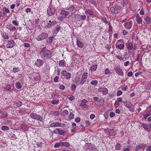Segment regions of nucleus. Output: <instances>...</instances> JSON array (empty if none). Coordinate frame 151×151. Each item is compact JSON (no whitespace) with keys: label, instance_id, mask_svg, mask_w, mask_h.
I'll list each match as a JSON object with an SVG mask.
<instances>
[{"label":"nucleus","instance_id":"obj_1","mask_svg":"<svg viewBox=\"0 0 151 151\" xmlns=\"http://www.w3.org/2000/svg\"><path fill=\"white\" fill-rule=\"evenodd\" d=\"M40 54L44 59H49L52 56V53L49 50L42 49L40 51Z\"/></svg>","mask_w":151,"mask_h":151},{"label":"nucleus","instance_id":"obj_2","mask_svg":"<svg viewBox=\"0 0 151 151\" xmlns=\"http://www.w3.org/2000/svg\"><path fill=\"white\" fill-rule=\"evenodd\" d=\"M48 37V34L46 32H43L37 36L36 39L38 41H42L46 39Z\"/></svg>","mask_w":151,"mask_h":151},{"label":"nucleus","instance_id":"obj_3","mask_svg":"<svg viewBox=\"0 0 151 151\" xmlns=\"http://www.w3.org/2000/svg\"><path fill=\"white\" fill-rule=\"evenodd\" d=\"M88 77V74L86 73H84L81 77V79L80 81H77L76 80V82L78 84L83 85L86 81Z\"/></svg>","mask_w":151,"mask_h":151},{"label":"nucleus","instance_id":"obj_4","mask_svg":"<svg viewBox=\"0 0 151 151\" xmlns=\"http://www.w3.org/2000/svg\"><path fill=\"white\" fill-rule=\"evenodd\" d=\"M30 116L32 119H36L40 122H42L43 120V119L42 116L34 113H31L30 114Z\"/></svg>","mask_w":151,"mask_h":151},{"label":"nucleus","instance_id":"obj_5","mask_svg":"<svg viewBox=\"0 0 151 151\" xmlns=\"http://www.w3.org/2000/svg\"><path fill=\"white\" fill-rule=\"evenodd\" d=\"M55 10L54 8L51 6H49L47 9V13L49 16H52L55 13Z\"/></svg>","mask_w":151,"mask_h":151},{"label":"nucleus","instance_id":"obj_6","mask_svg":"<svg viewBox=\"0 0 151 151\" xmlns=\"http://www.w3.org/2000/svg\"><path fill=\"white\" fill-rule=\"evenodd\" d=\"M114 70L115 72L119 75L122 76L124 75V73L118 66H115Z\"/></svg>","mask_w":151,"mask_h":151},{"label":"nucleus","instance_id":"obj_7","mask_svg":"<svg viewBox=\"0 0 151 151\" xmlns=\"http://www.w3.org/2000/svg\"><path fill=\"white\" fill-rule=\"evenodd\" d=\"M64 124L60 123L58 122H55L51 123L50 126L51 127H63L64 126Z\"/></svg>","mask_w":151,"mask_h":151},{"label":"nucleus","instance_id":"obj_8","mask_svg":"<svg viewBox=\"0 0 151 151\" xmlns=\"http://www.w3.org/2000/svg\"><path fill=\"white\" fill-rule=\"evenodd\" d=\"M14 45V42L12 40H10L8 41L6 45V47L8 48H12L13 47Z\"/></svg>","mask_w":151,"mask_h":151},{"label":"nucleus","instance_id":"obj_9","mask_svg":"<svg viewBox=\"0 0 151 151\" xmlns=\"http://www.w3.org/2000/svg\"><path fill=\"white\" fill-rule=\"evenodd\" d=\"M98 91L102 92L103 94L106 95L108 93V91L107 88H100L98 89Z\"/></svg>","mask_w":151,"mask_h":151},{"label":"nucleus","instance_id":"obj_10","mask_svg":"<svg viewBox=\"0 0 151 151\" xmlns=\"http://www.w3.org/2000/svg\"><path fill=\"white\" fill-rule=\"evenodd\" d=\"M88 103V101L86 99L83 100L81 102L80 104V106L83 108H87L88 106L87 103Z\"/></svg>","mask_w":151,"mask_h":151},{"label":"nucleus","instance_id":"obj_11","mask_svg":"<svg viewBox=\"0 0 151 151\" xmlns=\"http://www.w3.org/2000/svg\"><path fill=\"white\" fill-rule=\"evenodd\" d=\"M104 100L103 99H100L97 102H96L95 104L98 106L101 107L104 105Z\"/></svg>","mask_w":151,"mask_h":151},{"label":"nucleus","instance_id":"obj_12","mask_svg":"<svg viewBox=\"0 0 151 151\" xmlns=\"http://www.w3.org/2000/svg\"><path fill=\"white\" fill-rule=\"evenodd\" d=\"M59 12L60 14L64 17H66L69 14V12L62 9H60Z\"/></svg>","mask_w":151,"mask_h":151},{"label":"nucleus","instance_id":"obj_13","mask_svg":"<svg viewBox=\"0 0 151 151\" xmlns=\"http://www.w3.org/2000/svg\"><path fill=\"white\" fill-rule=\"evenodd\" d=\"M134 16L136 17V20L138 24L142 23V19L141 17L139 16L138 14L137 13L134 14Z\"/></svg>","mask_w":151,"mask_h":151},{"label":"nucleus","instance_id":"obj_14","mask_svg":"<svg viewBox=\"0 0 151 151\" xmlns=\"http://www.w3.org/2000/svg\"><path fill=\"white\" fill-rule=\"evenodd\" d=\"M145 147L146 145L144 143H142L137 146L135 148V150L136 151H137L141 149H142L143 150H144Z\"/></svg>","mask_w":151,"mask_h":151},{"label":"nucleus","instance_id":"obj_15","mask_svg":"<svg viewBox=\"0 0 151 151\" xmlns=\"http://www.w3.org/2000/svg\"><path fill=\"white\" fill-rule=\"evenodd\" d=\"M132 25V22L131 20L129 22L125 23L124 24V26L126 28L130 29L131 28Z\"/></svg>","mask_w":151,"mask_h":151},{"label":"nucleus","instance_id":"obj_16","mask_svg":"<svg viewBox=\"0 0 151 151\" xmlns=\"http://www.w3.org/2000/svg\"><path fill=\"white\" fill-rule=\"evenodd\" d=\"M106 132L108 135L111 136H114L116 134L115 132L112 129L106 130Z\"/></svg>","mask_w":151,"mask_h":151},{"label":"nucleus","instance_id":"obj_17","mask_svg":"<svg viewBox=\"0 0 151 151\" xmlns=\"http://www.w3.org/2000/svg\"><path fill=\"white\" fill-rule=\"evenodd\" d=\"M120 40H119L117 41V42L115 44V47L116 48L122 50L124 48V45L123 44H118V42Z\"/></svg>","mask_w":151,"mask_h":151},{"label":"nucleus","instance_id":"obj_18","mask_svg":"<svg viewBox=\"0 0 151 151\" xmlns=\"http://www.w3.org/2000/svg\"><path fill=\"white\" fill-rule=\"evenodd\" d=\"M54 132L55 133H58L59 134L64 135L65 134V131L63 130H60L59 129H57L54 131Z\"/></svg>","mask_w":151,"mask_h":151},{"label":"nucleus","instance_id":"obj_19","mask_svg":"<svg viewBox=\"0 0 151 151\" xmlns=\"http://www.w3.org/2000/svg\"><path fill=\"white\" fill-rule=\"evenodd\" d=\"M142 125L144 128L147 131L149 130L151 128V125L150 124L143 123Z\"/></svg>","mask_w":151,"mask_h":151},{"label":"nucleus","instance_id":"obj_20","mask_svg":"<svg viewBox=\"0 0 151 151\" xmlns=\"http://www.w3.org/2000/svg\"><path fill=\"white\" fill-rule=\"evenodd\" d=\"M43 63V61L40 59H38L35 62V65L37 66L40 67L42 65Z\"/></svg>","mask_w":151,"mask_h":151},{"label":"nucleus","instance_id":"obj_21","mask_svg":"<svg viewBox=\"0 0 151 151\" xmlns=\"http://www.w3.org/2000/svg\"><path fill=\"white\" fill-rule=\"evenodd\" d=\"M144 20L145 21L146 24L149 25L151 23V19L148 17H145L144 18Z\"/></svg>","mask_w":151,"mask_h":151},{"label":"nucleus","instance_id":"obj_22","mask_svg":"<svg viewBox=\"0 0 151 151\" xmlns=\"http://www.w3.org/2000/svg\"><path fill=\"white\" fill-rule=\"evenodd\" d=\"M74 6L73 5H71L67 6L65 8V10H68L70 12H72L74 10Z\"/></svg>","mask_w":151,"mask_h":151},{"label":"nucleus","instance_id":"obj_23","mask_svg":"<svg viewBox=\"0 0 151 151\" xmlns=\"http://www.w3.org/2000/svg\"><path fill=\"white\" fill-rule=\"evenodd\" d=\"M7 116V113L5 111H0V118H4L6 117Z\"/></svg>","mask_w":151,"mask_h":151},{"label":"nucleus","instance_id":"obj_24","mask_svg":"<svg viewBox=\"0 0 151 151\" xmlns=\"http://www.w3.org/2000/svg\"><path fill=\"white\" fill-rule=\"evenodd\" d=\"M150 111H148L147 110H146L145 112H144L143 115L145 119H146L150 115Z\"/></svg>","mask_w":151,"mask_h":151},{"label":"nucleus","instance_id":"obj_25","mask_svg":"<svg viewBox=\"0 0 151 151\" xmlns=\"http://www.w3.org/2000/svg\"><path fill=\"white\" fill-rule=\"evenodd\" d=\"M86 14H88L90 15H92L93 14V12L92 9L86 10L85 11Z\"/></svg>","mask_w":151,"mask_h":151},{"label":"nucleus","instance_id":"obj_26","mask_svg":"<svg viewBox=\"0 0 151 151\" xmlns=\"http://www.w3.org/2000/svg\"><path fill=\"white\" fill-rule=\"evenodd\" d=\"M76 44L77 46L79 47L82 48L83 47L84 45L83 43L78 40H77Z\"/></svg>","mask_w":151,"mask_h":151},{"label":"nucleus","instance_id":"obj_27","mask_svg":"<svg viewBox=\"0 0 151 151\" xmlns=\"http://www.w3.org/2000/svg\"><path fill=\"white\" fill-rule=\"evenodd\" d=\"M126 45L127 48L129 50H131L133 47V45L131 42H129L126 44Z\"/></svg>","mask_w":151,"mask_h":151},{"label":"nucleus","instance_id":"obj_28","mask_svg":"<svg viewBox=\"0 0 151 151\" xmlns=\"http://www.w3.org/2000/svg\"><path fill=\"white\" fill-rule=\"evenodd\" d=\"M60 144L62 147H68L69 146V144L66 142H60Z\"/></svg>","mask_w":151,"mask_h":151},{"label":"nucleus","instance_id":"obj_29","mask_svg":"<svg viewBox=\"0 0 151 151\" xmlns=\"http://www.w3.org/2000/svg\"><path fill=\"white\" fill-rule=\"evenodd\" d=\"M65 64V63L64 60H60L59 63V66L60 67H64Z\"/></svg>","mask_w":151,"mask_h":151},{"label":"nucleus","instance_id":"obj_30","mask_svg":"<svg viewBox=\"0 0 151 151\" xmlns=\"http://www.w3.org/2000/svg\"><path fill=\"white\" fill-rule=\"evenodd\" d=\"M131 104H132L131 102L129 101H126L124 102V105L127 108H128L131 105Z\"/></svg>","mask_w":151,"mask_h":151},{"label":"nucleus","instance_id":"obj_31","mask_svg":"<svg viewBox=\"0 0 151 151\" xmlns=\"http://www.w3.org/2000/svg\"><path fill=\"white\" fill-rule=\"evenodd\" d=\"M97 64L93 65L90 68L92 72L95 71L97 68Z\"/></svg>","mask_w":151,"mask_h":151},{"label":"nucleus","instance_id":"obj_32","mask_svg":"<svg viewBox=\"0 0 151 151\" xmlns=\"http://www.w3.org/2000/svg\"><path fill=\"white\" fill-rule=\"evenodd\" d=\"M15 86L16 88L18 89H20L22 88V86L20 83L19 82L16 83Z\"/></svg>","mask_w":151,"mask_h":151},{"label":"nucleus","instance_id":"obj_33","mask_svg":"<svg viewBox=\"0 0 151 151\" xmlns=\"http://www.w3.org/2000/svg\"><path fill=\"white\" fill-rule=\"evenodd\" d=\"M110 10L111 12L113 13L117 14L118 12L117 11V10H116L115 8L114 7H111Z\"/></svg>","mask_w":151,"mask_h":151},{"label":"nucleus","instance_id":"obj_34","mask_svg":"<svg viewBox=\"0 0 151 151\" xmlns=\"http://www.w3.org/2000/svg\"><path fill=\"white\" fill-rule=\"evenodd\" d=\"M15 104L16 106L17 107H20L21 106L22 104V102L19 101L15 102Z\"/></svg>","mask_w":151,"mask_h":151},{"label":"nucleus","instance_id":"obj_35","mask_svg":"<svg viewBox=\"0 0 151 151\" xmlns=\"http://www.w3.org/2000/svg\"><path fill=\"white\" fill-rule=\"evenodd\" d=\"M128 108L130 111L132 112H133L134 111V106L132 105V104H131V105Z\"/></svg>","mask_w":151,"mask_h":151},{"label":"nucleus","instance_id":"obj_36","mask_svg":"<svg viewBox=\"0 0 151 151\" xmlns=\"http://www.w3.org/2000/svg\"><path fill=\"white\" fill-rule=\"evenodd\" d=\"M53 39L52 37H49L47 40V43L50 44L52 41Z\"/></svg>","mask_w":151,"mask_h":151},{"label":"nucleus","instance_id":"obj_37","mask_svg":"<svg viewBox=\"0 0 151 151\" xmlns=\"http://www.w3.org/2000/svg\"><path fill=\"white\" fill-rule=\"evenodd\" d=\"M19 71V67L17 68H13L12 72H13L14 73H16L18 72Z\"/></svg>","mask_w":151,"mask_h":151},{"label":"nucleus","instance_id":"obj_38","mask_svg":"<svg viewBox=\"0 0 151 151\" xmlns=\"http://www.w3.org/2000/svg\"><path fill=\"white\" fill-rule=\"evenodd\" d=\"M68 111L67 110H64L62 112V114L63 116H65L68 115Z\"/></svg>","mask_w":151,"mask_h":151},{"label":"nucleus","instance_id":"obj_39","mask_svg":"<svg viewBox=\"0 0 151 151\" xmlns=\"http://www.w3.org/2000/svg\"><path fill=\"white\" fill-rule=\"evenodd\" d=\"M1 129L3 131H7L9 129V128L7 126H3L1 127Z\"/></svg>","mask_w":151,"mask_h":151},{"label":"nucleus","instance_id":"obj_40","mask_svg":"<svg viewBox=\"0 0 151 151\" xmlns=\"http://www.w3.org/2000/svg\"><path fill=\"white\" fill-rule=\"evenodd\" d=\"M74 114L72 112H70V114L68 115L69 119L70 120L74 118Z\"/></svg>","mask_w":151,"mask_h":151},{"label":"nucleus","instance_id":"obj_41","mask_svg":"<svg viewBox=\"0 0 151 151\" xmlns=\"http://www.w3.org/2000/svg\"><path fill=\"white\" fill-rule=\"evenodd\" d=\"M98 81L97 80H94L91 82V84L93 85H96L98 84Z\"/></svg>","mask_w":151,"mask_h":151},{"label":"nucleus","instance_id":"obj_42","mask_svg":"<svg viewBox=\"0 0 151 151\" xmlns=\"http://www.w3.org/2000/svg\"><path fill=\"white\" fill-rule=\"evenodd\" d=\"M8 29L10 30L11 31L14 32L16 30V28L14 26H11L9 27Z\"/></svg>","mask_w":151,"mask_h":151},{"label":"nucleus","instance_id":"obj_43","mask_svg":"<svg viewBox=\"0 0 151 151\" xmlns=\"http://www.w3.org/2000/svg\"><path fill=\"white\" fill-rule=\"evenodd\" d=\"M115 57L120 60H123L124 59V58L123 57L122 55L119 56V55H116L115 56Z\"/></svg>","mask_w":151,"mask_h":151},{"label":"nucleus","instance_id":"obj_44","mask_svg":"<svg viewBox=\"0 0 151 151\" xmlns=\"http://www.w3.org/2000/svg\"><path fill=\"white\" fill-rule=\"evenodd\" d=\"M66 76V79L67 80L70 79L71 77V74L70 73H68Z\"/></svg>","mask_w":151,"mask_h":151},{"label":"nucleus","instance_id":"obj_45","mask_svg":"<svg viewBox=\"0 0 151 151\" xmlns=\"http://www.w3.org/2000/svg\"><path fill=\"white\" fill-rule=\"evenodd\" d=\"M60 146H61L60 142H57L54 145V147L55 148H59Z\"/></svg>","mask_w":151,"mask_h":151},{"label":"nucleus","instance_id":"obj_46","mask_svg":"<svg viewBox=\"0 0 151 151\" xmlns=\"http://www.w3.org/2000/svg\"><path fill=\"white\" fill-rule=\"evenodd\" d=\"M3 12H5L9 13H10L9 9L7 8H6L5 7H4L3 9Z\"/></svg>","mask_w":151,"mask_h":151},{"label":"nucleus","instance_id":"obj_47","mask_svg":"<svg viewBox=\"0 0 151 151\" xmlns=\"http://www.w3.org/2000/svg\"><path fill=\"white\" fill-rule=\"evenodd\" d=\"M121 145L119 144H117L115 146V149L116 150H118L120 149Z\"/></svg>","mask_w":151,"mask_h":151},{"label":"nucleus","instance_id":"obj_48","mask_svg":"<svg viewBox=\"0 0 151 151\" xmlns=\"http://www.w3.org/2000/svg\"><path fill=\"white\" fill-rule=\"evenodd\" d=\"M59 100H55L51 101V103L54 104H57L59 103Z\"/></svg>","mask_w":151,"mask_h":151},{"label":"nucleus","instance_id":"obj_49","mask_svg":"<svg viewBox=\"0 0 151 151\" xmlns=\"http://www.w3.org/2000/svg\"><path fill=\"white\" fill-rule=\"evenodd\" d=\"M115 8L117 10V11L118 12V11H119L121 9V7L119 5H117L115 6Z\"/></svg>","mask_w":151,"mask_h":151},{"label":"nucleus","instance_id":"obj_50","mask_svg":"<svg viewBox=\"0 0 151 151\" xmlns=\"http://www.w3.org/2000/svg\"><path fill=\"white\" fill-rule=\"evenodd\" d=\"M4 39H7L9 38V37L8 35L6 33H4L2 35Z\"/></svg>","mask_w":151,"mask_h":151},{"label":"nucleus","instance_id":"obj_51","mask_svg":"<svg viewBox=\"0 0 151 151\" xmlns=\"http://www.w3.org/2000/svg\"><path fill=\"white\" fill-rule=\"evenodd\" d=\"M60 26L59 25H58L56 27L55 29L57 32H58L60 29Z\"/></svg>","mask_w":151,"mask_h":151},{"label":"nucleus","instance_id":"obj_52","mask_svg":"<svg viewBox=\"0 0 151 151\" xmlns=\"http://www.w3.org/2000/svg\"><path fill=\"white\" fill-rule=\"evenodd\" d=\"M85 123L87 126H89L91 125V123L88 120H86L85 121Z\"/></svg>","mask_w":151,"mask_h":151},{"label":"nucleus","instance_id":"obj_53","mask_svg":"<svg viewBox=\"0 0 151 151\" xmlns=\"http://www.w3.org/2000/svg\"><path fill=\"white\" fill-rule=\"evenodd\" d=\"M52 114L55 116H58L59 115V112L58 111H54L52 112Z\"/></svg>","mask_w":151,"mask_h":151},{"label":"nucleus","instance_id":"obj_54","mask_svg":"<svg viewBox=\"0 0 151 151\" xmlns=\"http://www.w3.org/2000/svg\"><path fill=\"white\" fill-rule=\"evenodd\" d=\"M76 87L75 85H72L71 86V89L73 91H74L76 89Z\"/></svg>","mask_w":151,"mask_h":151},{"label":"nucleus","instance_id":"obj_55","mask_svg":"<svg viewBox=\"0 0 151 151\" xmlns=\"http://www.w3.org/2000/svg\"><path fill=\"white\" fill-rule=\"evenodd\" d=\"M140 14L141 15H144L145 14V11L143 9H142L139 12Z\"/></svg>","mask_w":151,"mask_h":151},{"label":"nucleus","instance_id":"obj_56","mask_svg":"<svg viewBox=\"0 0 151 151\" xmlns=\"http://www.w3.org/2000/svg\"><path fill=\"white\" fill-rule=\"evenodd\" d=\"M122 92L121 90H119L117 91V95L118 96H119L122 94Z\"/></svg>","mask_w":151,"mask_h":151},{"label":"nucleus","instance_id":"obj_57","mask_svg":"<svg viewBox=\"0 0 151 151\" xmlns=\"http://www.w3.org/2000/svg\"><path fill=\"white\" fill-rule=\"evenodd\" d=\"M23 46L25 47H30V45L28 43H24Z\"/></svg>","mask_w":151,"mask_h":151},{"label":"nucleus","instance_id":"obj_58","mask_svg":"<svg viewBox=\"0 0 151 151\" xmlns=\"http://www.w3.org/2000/svg\"><path fill=\"white\" fill-rule=\"evenodd\" d=\"M59 88L60 89L63 90L65 89V87L63 85L61 84L59 86Z\"/></svg>","mask_w":151,"mask_h":151},{"label":"nucleus","instance_id":"obj_59","mask_svg":"<svg viewBox=\"0 0 151 151\" xmlns=\"http://www.w3.org/2000/svg\"><path fill=\"white\" fill-rule=\"evenodd\" d=\"M117 101L119 102H122L124 103V102L122 101V98L121 97L118 98H117Z\"/></svg>","mask_w":151,"mask_h":151},{"label":"nucleus","instance_id":"obj_60","mask_svg":"<svg viewBox=\"0 0 151 151\" xmlns=\"http://www.w3.org/2000/svg\"><path fill=\"white\" fill-rule=\"evenodd\" d=\"M68 72H67L66 71L64 70L62 72V74L63 76H65L68 74Z\"/></svg>","mask_w":151,"mask_h":151},{"label":"nucleus","instance_id":"obj_61","mask_svg":"<svg viewBox=\"0 0 151 151\" xmlns=\"http://www.w3.org/2000/svg\"><path fill=\"white\" fill-rule=\"evenodd\" d=\"M59 77L58 76H56L54 79V81L56 83L58 82Z\"/></svg>","mask_w":151,"mask_h":151},{"label":"nucleus","instance_id":"obj_62","mask_svg":"<svg viewBox=\"0 0 151 151\" xmlns=\"http://www.w3.org/2000/svg\"><path fill=\"white\" fill-rule=\"evenodd\" d=\"M81 19V20H85L86 19V16L85 15H82L80 16Z\"/></svg>","mask_w":151,"mask_h":151},{"label":"nucleus","instance_id":"obj_63","mask_svg":"<svg viewBox=\"0 0 151 151\" xmlns=\"http://www.w3.org/2000/svg\"><path fill=\"white\" fill-rule=\"evenodd\" d=\"M12 23L15 25H18V23L16 20H13L12 21Z\"/></svg>","mask_w":151,"mask_h":151},{"label":"nucleus","instance_id":"obj_64","mask_svg":"<svg viewBox=\"0 0 151 151\" xmlns=\"http://www.w3.org/2000/svg\"><path fill=\"white\" fill-rule=\"evenodd\" d=\"M110 73V71L107 68L105 69V73L106 74H107Z\"/></svg>","mask_w":151,"mask_h":151}]
</instances>
